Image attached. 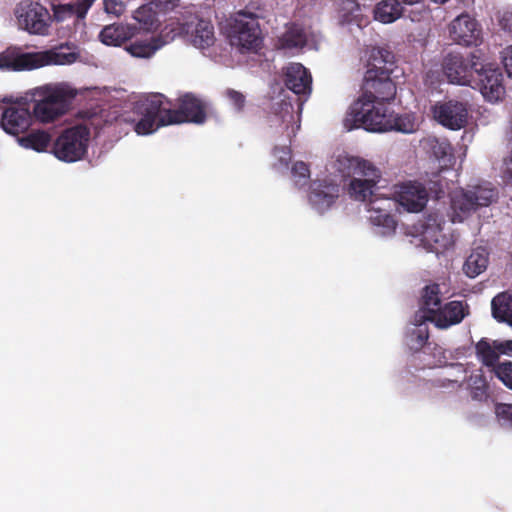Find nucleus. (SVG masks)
I'll return each instance as SVG.
<instances>
[{"instance_id":"obj_1","label":"nucleus","mask_w":512,"mask_h":512,"mask_svg":"<svg viewBox=\"0 0 512 512\" xmlns=\"http://www.w3.org/2000/svg\"><path fill=\"white\" fill-rule=\"evenodd\" d=\"M171 102L160 93L149 94L134 103L133 112L138 116L134 131L149 135L159 128L181 123L203 124L207 118V105L192 93L178 98V108L171 109Z\"/></svg>"},{"instance_id":"obj_2","label":"nucleus","mask_w":512,"mask_h":512,"mask_svg":"<svg viewBox=\"0 0 512 512\" xmlns=\"http://www.w3.org/2000/svg\"><path fill=\"white\" fill-rule=\"evenodd\" d=\"M31 101L33 117L41 123H50L69 110L76 92L64 85H46L36 88Z\"/></svg>"},{"instance_id":"obj_3","label":"nucleus","mask_w":512,"mask_h":512,"mask_svg":"<svg viewBox=\"0 0 512 512\" xmlns=\"http://www.w3.org/2000/svg\"><path fill=\"white\" fill-rule=\"evenodd\" d=\"M387 102L356 100L354 101L344 119L347 130L362 127L371 132L391 131L394 111L385 104Z\"/></svg>"},{"instance_id":"obj_4","label":"nucleus","mask_w":512,"mask_h":512,"mask_svg":"<svg viewBox=\"0 0 512 512\" xmlns=\"http://www.w3.org/2000/svg\"><path fill=\"white\" fill-rule=\"evenodd\" d=\"M226 31L231 46L241 53H255L263 44L258 16L252 12L235 13L228 20Z\"/></svg>"},{"instance_id":"obj_5","label":"nucleus","mask_w":512,"mask_h":512,"mask_svg":"<svg viewBox=\"0 0 512 512\" xmlns=\"http://www.w3.org/2000/svg\"><path fill=\"white\" fill-rule=\"evenodd\" d=\"M90 129L77 124L62 131L52 146V153L61 161L72 163L81 160L87 153Z\"/></svg>"},{"instance_id":"obj_6","label":"nucleus","mask_w":512,"mask_h":512,"mask_svg":"<svg viewBox=\"0 0 512 512\" xmlns=\"http://www.w3.org/2000/svg\"><path fill=\"white\" fill-rule=\"evenodd\" d=\"M497 198V191L486 186H475L471 189L455 191L451 197V207L454 211L453 221L459 222L477 211L480 207H487Z\"/></svg>"},{"instance_id":"obj_7","label":"nucleus","mask_w":512,"mask_h":512,"mask_svg":"<svg viewBox=\"0 0 512 512\" xmlns=\"http://www.w3.org/2000/svg\"><path fill=\"white\" fill-rule=\"evenodd\" d=\"M4 106L2 108L1 127L13 136L26 133L33 123V114L31 110V101L26 97L13 99L5 97L2 100Z\"/></svg>"},{"instance_id":"obj_8","label":"nucleus","mask_w":512,"mask_h":512,"mask_svg":"<svg viewBox=\"0 0 512 512\" xmlns=\"http://www.w3.org/2000/svg\"><path fill=\"white\" fill-rule=\"evenodd\" d=\"M391 75L385 71L376 74L372 70L365 71L361 87L362 94L357 100H369V102L393 101L396 96L397 87Z\"/></svg>"},{"instance_id":"obj_9","label":"nucleus","mask_w":512,"mask_h":512,"mask_svg":"<svg viewBox=\"0 0 512 512\" xmlns=\"http://www.w3.org/2000/svg\"><path fill=\"white\" fill-rule=\"evenodd\" d=\"M15 15L19 28L30 34L46 35L49 30L50 14L48 10L35 2H21Z\"/></svg>"},{"instance_id":"obj_10","label":"nucleus","mask_w":512,"mask_h":512,"mask_svg":"<svg viewBox=\"0 0 512 512\" xmlns=\"http://www.w3.org/2000/svg\"><path fill=\"white\" fill-rule=\"evenodd\" d=\"M468 86L478 89L483 97L490 102L499 101L505 93L502 72L490 65L477 67L473 80Z\"/></svg>"},{"instance_id":"obj_11","label":"nucleus","mask_w":512,"mask_h":512,"mask_svg":"<svg viewBox=\"0 0 512 512\" xmlns=\"http://www.w3.org/2000/svg\"><path fill=\"white\" fill-rule=\"evenodd\" d=\"M474 59L478 60L474 54H471L470 58H465L460 53H449L443 60V71L449 82L468 86L479 65Z\"/></svg>"},{"instance_id":"obj_12","label":"nucleus","mask_w":512,"mask_h":512,"mask_svg":"<svg viewBox=\"0 0 512 512\" xmlns=\"http://www.w3.org/2000/svg\"><path fill=\"white\" fill-rule=\"evenodd\" d=\"M435 120L450 130H460L468 123L469 109L466 102L448 100L432 108Z\"/></svg>"},{"instance_id":"obj_13","label":"nucleus","mask_w":512,"mask_h":512,"mask_svg":"<svg viewBox=\"0 0 512 512\" xmlns=\"http://www.w3.org/2000/svg\"><path fill=\"white\" fill-rule=\"evenodd\" d=\"M450 38L459 45H477L481 37V28L468 13H462L448 26Z\"/></svg>"},{"instance_id":"obj_14","label":"nucleus","mask_w":512,"mask_h":512,"mask_svg":"<svg viewBox=\"0 0 512 512\" xmlns=\"http://www.w3.org/2000/svg\"><path fill=\"white\" fill-rule=\"evenodd\" d=\"M395 194L399 204L408 212H420L428 202V192L425 186L417 181L402 183Z\"/></svg>"},{"instance_id":"obj_15","label":"nucleus","mask_w":512,"mask_h":512,"mask_svg":"<svg viewBox=\"0 0 512 512\" xmlns=\"http://www.w3.org/2000/svg\"><path fill=\"white\" fill-rule=\"evenodd\" d=\"M443 293L438 283H429L421 289L419 298V311L415 314V321L431 322L439 307L442 306Z\"/></svg>"},{"instance_id":"obj_16","label":"nucleus","mask_w":512,"mask_h":512,"mask_svg":"<svg viewBox=\"0 0 512 512\" xmlns=\"http://www.w3.org/2000/svg\"><path fill=\"white\" fill-rule=\"evenodd\" d=\"M181 32L185 33L192 44L198 48H206L214 43V27L211 21L193 16L190 21L181 24Z\"/></svg>"},{"instance_id":"obj_17","label":"nucleus","mask_w":512,"mask_h":512,"mask_svg":"<svg viewBox=\"0 0 512 512\" xmlns=\"http://www.w3.org/2000/svg\"><path fill=\"white\" fill-rule=\"evenodd\" d=\"M373 175H365L361 178L351 179L347 186V194L355 201L368 202L374 201L372 198L376 196L377 184L382 174L375 167V171H371Z\"/></svg>"},{"instance_id":"obj_18","label":"nucleus","mask_w":512,"mask_h":512,"mask_svg":"<svg viewBox=\"0 0 512 512\" xmlns=\"http://www.w3.org/2000/svg\"><path fill=\"white\" fill-rule=\"evenodd\" d=\"M375 165L368 160L350 155H339L335 162V169L346 179L361 178L365 175H373Z\"/></svg>"},{"instance_id":"obj_19","label":"nucleus","mask_w":512,"mask_h":512,"mask_svg":"<svg viewBox=\"0 0 512 512\" xmlns=\"http://www.w3.org/2000/svg\"><path fill=\"white\" fill-rule=\"evenodd\" d=\"M36 69L35 52H20L16 48H8L0 53V70L24 71Z\"/></svg>"},{"instance_id":"obj_20","label":"nucleus","mask_w":512,"mask_h":512,"mask_svg":"<svg viewBox=\"0 0 512 512\" xmlns=\"http://www.w3.org/2000/svg\"><path fill=\"white\" fill-rule=\"evenodd\" d=\"M312 77L309 71L300 63H292L285 68L284 84L295 94L311 92Z\"/></svg>"},{"instance_id":"obj_21","label":"nucleus","mask_w":512,"mask_h":512,"mask_svg":"<svg viewBox=\"0 0 512 512\" xmlns=\"http://www.w3.org/2000/svg\"><path fill=\"white\" fill-rule=\"evenodd\" d=\"M466 315L467 312L462 301H450L439 307V311H437L431 323L439 329H447L459 324Z\"/></svg>"},{"instance_id":"obj_22","label":"nucleus","mask_w":512,"mask_h":512,"mask_svg":"<svg viewBox=\"0 0 512 512\" xmlns=\"http://www.w3.org/2000/svg\"><path fill=\"white\" fill-rule=\"evenodd\" d=\"M64 46L54 47L46 51L35 52L36 69L48 65H67L78 58L76 52H64Z\"/></svg>"},{"instance_id":"obj_23","label":"nucleus","mask_w":512,"mask_h":512,"mask_svg":"<svg viewBox=\"0 0 512 512\" xmlns=\"http://www.w3.org/2000/svg\"><path fill=\"white\" fill-rule=\"evenodd\" d=\"M168 41L163 40V35L160 34L156 37L149 39H136L126 46V51L133 57L137 58H150L154 53L164 46Z\"/></svg>"},{"instance_id":"obj_24","label":"nucleus","mask_w":512,"mask_h":512,"mask_svg":"<svg viewBox=\"0 0 512 512\" xmlns=\"http://www.w3.org/2000/svg\"><path fill=\"white\" fill-rule=\"evenodd\" d=\"M395 67L394 54L385 48H373L366 64V71L380 73L381 71L393 73Z\"/></svg>"},{"instance_id":"obj_25","label":"nucleus","mask_w":512,"mask_h":512,"mask_svg":"<svg viewBox=\"0 0 512 512\" xmlns=\"http://www.w3.org/2000/svg\"><path fill=\"white\" fill-rule=\"evenodd\" d=\"M475 355L479 362L493 373H495L496 366L501 363L498 350L495 348V340L481 338L475 344Z\"/></svg>"},{"instance_id":"obj_26","label":"nucleus","mask_w":512,"mask_h":512,"mask_svg":"<svg viewBox=\"0 0 512 512\" xmlns=\"http://www.w3.org/2000/svg\"><path fill=\"white\" fill-rule=\"evenodd\" d=\"M425 144L433 156L439 161L442 168H447L454 164L455 157L453 154V148L448 140L439 139L433 136L428 137L425 140Z\"/></svg>"},{"instance_id":"obj_27","label":"nucleus","mask_w":512,"mask_h":512,"mask_svg":"<svg viewBox=\"0 0 512 512\" xmlns=\"http://www.w3.org/2000/svg\"><path fill=\"white\" fill-rule=\"evenodd\" d=\"M373 13L375 20L390 24L403 16L404 7L397 0H381L375 5Z\"/></svg>"},{"instance_id":"obj_28","label":"nucleus","mask_w":512,"mask_h":512,"mask_svg":"<svg viewBox=\"0 0 512 512\" xmlns=\"http://www.w3.org/2000/svg\"><path fill=\"white\" fill-rule=\"evenodd\" d=\"M488 263V251L484 247H476L466 258L463 265V272L469 278H475L486 270Z\"/></svg>"},{"instance_id":"obj_29","label":"nucleus","mask_w":512,"mask_h":512,"mask_svg":"<svg viewBox=\"0 0 512 512\" xmlns=\"http://www.w3.org/2000/svg\"><path fill=\"white\" fill-rule=\"evenodd\" d=\"M18 143L23 148L45 152L51 144V134L44 130H32L30 133L19 137Z\"/></svg>"},{"instance_id":"obj_30","label":"nucleus","mask_w":512,"mask_h":512,"mask_svg":"<svg viewBox=\"0 0 512 512\" xmlns=\"http://www.w3.org/2000/svg\"><path fill=\"white\" fill-rule=\"evenodd\" d=\"M492 315L503 322H512V294L502 292L496 295L491 302Z\"/></svg>"},{"instance_id":"obj_31","label":"nucleus","mask_w":512,"mask_h":512,"mask_svg":"<svg viewBox=\"0 0 512 512\" xmlns=\"http://www.w3.org/2000/svg\"><path fill=\"white\" fill-rule=\"evenodd\" d=\"M337 189L335 187H329L318 185L313 187L309 193L310 203L319 211H323L329 208L335 201Z\"/></svg>"},{"instance_id":"obj_32","label":"nucleus","mask_w":512,"mask_h":512,"mask_svg":"<svg viewBox=\"0 0 512 512\" xmlns=\"http://www.w3.org/2000/svg\"><path fill=\"white\" fill-rule=\"evenodd\" d=\"M99 37L106 45L120 46L129 39L130 33L124 25L112 24L104 27Z\"/></svg>"},{"instance_id":"obj_33","label":"nucleus","mask_w":512,"mask_h":512,"mask_svg":"<svg viewBox=\"0 0 512 512\" xmlns=\"http://www.w3.org/2000/svg\"><path fill=\"white\" fill-rule=\"evenodd\" d=\"M367 206L370 213L369 220L373 225L395 229L396 222L388 207H376V200L367 203Z\"/></svg>"},{"instance_id":"obj_34","label":"nucleus","mask_w":512,"mask_h":512,"mask_svg":"<svg viewBox=\"0 0 512 512\" xmlns=\"http://www.w3.org/2000/svg\"><path fill=\"white\" fill-rule=\"evenodd\" d=\"M442 228L440 223L434 219V224H427L424 226L422 231V239L424 246L431 252H438L439 248L437 245L443 240Z\"/></svg>"},{"instance_id":"obj_35","label":"nucleus","mask_w":512,"mask_h":512,"mask_svg":"<svg viewBox=\"0 0 512 512\" xmlns=\"http://www.w3.org/2000/svg\"><path fill=\"white\" fill-rule=\"evenodd\" d=\"M306 34L303 29L292 26L279 39L280 46L284 49L302 48L306 44Z\"/></svg>"},{"instance_id":"obj_36","label":"nucleus","mask_w":512,"mask_h":512,"mask_svg":"<svg viewBox=\"0 0 512 512\" xmlns=\"http://www.w3.org/2000/svg\"><path fill=\"white\" fill-rule=\"evenodd\" d=\"M417 327L412 329L408 335V345L411 350L419 351L427 343L429 331L427 327H422L423 323L416 322Z\"/></svg>"},{"instance_id":"obj_37","label":"nucleus","mask_w":512,"mask_h":512,"mask_svg":"<svg viewBox=\"0 0 512 512\" xmlns=\"http://www.w3.org/2000/svg\"><path fill=\"white\" fill-rule=\"evenodd\" d=\"M391 130L402 133H412L416 130V123L411 115H397L393 113Z\"/></svg>"},{"instance_id":"obj_38","label":"nucleus","mask_w":512,"mask_h":512,"mask_svg":"<svg viewBox=\"0 0 512 512\" xmlns=\"http://www.w3.org/2000/svg\"><path fill=\"white\" fill-rule=\"evenodd\" d=\"M291 174L294 184L301 187L305 185L310 178L309 166L303 161H298L293 164Z\"/></svg>"},{"instance_id":"obj_39","label":"nucleus","mask_w":512,"mask_h":512,"mask_svg":"<svg viewBox=\"0 0 512 512\" xmlns=\"http://www.w3.org/2000/svg\"><path fill=\"white\" fill-rule=\"evenodd\" d=\"M471 396L475 400H482L487 397V383L482 374L471 377Z\"/></svg>"},{"instance_id":"obj_40","label":"nucleus","mask_w":512,"mask_h":512,"mask_svg":"<svg viewBox=\"0 0 512 512\" xmlns=\"http://www.w3.org/2000/svg\"><path fill=\"white\" fill-rule=\"evenodd\" d=\"M273 156L277 161L273 164L276 169H287L292 158L291 149L289 146L274 147Z\"/></svg>"},{"instance_id":"obj_41","label":"nucleus","mask_w":512,"mask_h":512,"mask_svg":"<svg viewBox=\"0 0 512 512\" xmlns=\"http://www.w3.org/2000/svg\"><path fill=\"white\" fill-rule=\"evenodd\" d=\"M494 375L503 383L504 386L512 390V361L501 362L496 366Z\"/></svg>"},{"instance_id":"obj_42","label":"nucleus","mask_w":512,"mask_h":512,"mask_svg":"<svg viewBox=\"0 0 512 512\" xmlns=\"http://www.w3.org/2000/svg\"><path fill=\"white\" fill-rule=\"evenodd\" d=\"M226 96L237 112H241L245 106V96L234 89H227Z\"/></svg>"},{"instance_id":"obj_43","label":"nucleus","mask_w":512,"mask_h":512,"mask_svg":"<svg viewBox=\"0 0 512 512\" xmlns=\"http://www.w3.org/2000/svg\"><path fill=\"white\" fill-rule=\"evenodd\" d=\"M495 413L499 420L512 423V404L499 403L495 406Z\"/></svg>"},{"instance_id":"obj_44","label":"nucleus","mask_w":512,"mask_h":512,"mask_svg":"<svg viewBox=\"0 0 512 512\" xmlns=\"http://www.w3.org/2000/svg\"><path fill=\"white\" fill-rule=\"evenodd\" d=\"M103 5L109 14L120 15L123 12V3L119 0H104Z\"/></svg>"},{"instance_id":"obj_45","label":"nucleus","mask_w":512,"mask_h":512,"mask_svg":"<svg viewBox=\"0 0 512 512\" xmlns=\"http://www.w3.org/2000/svg\"><path fill=\"white\" fill-rule=\"evenodd\" d=\"M495 348L498 350L499 356L506 355L512 357V339L495 340Z\"/></svg>"},{"instance_id":"obj_46","label":"nucleus","mask_w":512,"mask_h":512,"mask_svg":"<svg viewBox=\"0 0 512 512\" xmlns=\"http://www.w3.org/2000/svg\"><path fill=\"white\" fill-rule=\"evenodd\" d=\"M502 62L510 78H512V45L502 52Z\"/></svg>"},{"instance_id":"obj_47","label":"nucleus","mask_w":512,"mask_h":512,"mask_svg":"<svg viewBox=\"0 0 512 512\" xmlns=\"http://www.w3.org/2000/svg\"><path fill=\"white\" fill-rule=\"evenodd\" d=\"M451 367L457 369V371L462 375L461 376V379L459 378H455V379H447V381L453 385H456L457 387H461L463 381L465 380V374H466V369L464 367L463 364L461 363H453L451 364Z\"/></svg>"},{"instance_id":"obj_48","label":"nucleus","mask_w":512,"mask_h":512,"mask_svg":"<svg viewBox=\"0 0 512 512\" xmlns=\"http://www.w3.org/2000/svg\"><path fill=\"white\" fill-rule=\"evenodd\" d=\"M179 0H152L161 10L173 9Z\"/></svg>"},{"instance_id":"obj_49","label":"nucleus","mask_w":512,"mask_h":512,"mask_svg":"<svg viewBox=\"0 0 512 512\" xmlns=\"http://www.w3.org/2000/svg\"><path fill=\"white\" fill-rule=\"evenodd\" d=\"M373 200H376V207H388L389 211H391V205L393 203V200L390 198H379L378 194L376 193V196L372 198Z\"/></svg>"},{"instance_id":"obj_50","label":"nucleus","mask_w":512,"mask_h":512,"mask_svg":"<svg viewBox=\"0 0 512 512\" xmlns=\"http://www.w3.org/2000/svg\"><path fill=\"white\" fill-rule=\"evenodd\" d=\"M397 1L400 2L401 5L403 6V4L404 5H414V4L422 2L423 0H397Z\"/></svg>"},{"instance_id":"obj_51","label":"nucleus","mask_w":512,"mask_h":512,"mask_svg":"<svg viewBox=\"0 0 512 512\" xmlns=\"http://www.w3.org/2000/svg\"><path fill=\"white\" fill-rule=\"evenodd\" d=\"M431 1L436 4L442 5V4H445L446 2H448L449 0H431Z\"/></svg>"},{"instance_id":"obj_52","label":"nucleus","mask_w":512,"mask_h":512,"mask_svg":"<svg viewBox=\"0 0 512 512\" xmlns=\"http://www.w3.org/2000/svg\"><path fill=\"white\" fill-rule=\"evenodd\" d=\"M91 4V0H87V6H86V9L88 8V6H90Z\"/></svg>"},{"instance_id":"obj_53","label":"nucleus","mask_w":512,"mask_h":512,"mask_svg":"<svg viewBox=\"0 0 512 512\" xmlns=\"http://www.w3.org/2000/svg\"><path fill=\"white\" fill-rule=\"evenodd\" d=\"M511 325H512V321H511Z\"/></svg>"}]
</instances>
